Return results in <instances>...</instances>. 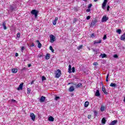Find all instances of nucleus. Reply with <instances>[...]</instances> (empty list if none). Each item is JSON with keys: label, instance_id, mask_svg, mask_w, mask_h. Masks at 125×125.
<instances>
[{"label": "nucleus", "instance_id": "obj_1", "mask_svg": "<svg viewBox=\"0 0 125 125\" xmlns=\"http://www.w3.org/2000/svg\"><path fill=\"white\" fill-rule=\"evenodd\" d=\"M31 13L32 14V15L35 16V18H37V17H38V14H39V11L34 9L31 11Z\"/></svg>", "mask_w": 125, "mask_h": 125}, {"label": "nucleus", "instance_id": "obj_2", "mask_svg": "<svg viewBox=\"0 0 125 125\" xmlns=\"http://www.w3.org/2000/svg\"><path fill=\"white\" fill-rule=\"evenodd\" d=\"M56 78H59L61 76V70L60 69H58L57 71H56Z\"/></svg>", "mask_w": 125, "mask_h": 125}, {"label": "nucleus", "instance_id": "obj_3", "mask_svg": "<svg viewBox=\"0 0 125 125\" xmlns=\"http://www.w3.org/2000/svg\"><path fill=\"white\" fill-rule=\"evenodd\" d=\"M50 42L51 43H53V42H55V37L53 35H50Z\"/></svg>", "mask_w": 125, "mask_h": 125}, {"label": "nucleus", "instance_id": "obj_4", "mask_svg": "<svg viewBox=\"0 0 125 125\" xmlns=\"http://www.w3.org/2000/svg\"><path fill=\"white\" fill-rule=\"evenodd\" d=\"M107 2H108V0H104L103 3L102 4V8H103V9H105L106 4H107Z\"/></svg>", "mask_w": 125, "mask_h": 125}, {"label": "nucleus", "instance_id": "obj_5", "mask_svg": "<svg viewBox=\"0 0 125 125\" xmlns=\"http://www.w3.org/2000/svg\"><path fill=\"white\" fill-rule=\"evenodd\" d=\"M107 20H109V18L107 17V16H104L102 19V22H107Z\"/></svg>", "mask_w": 125, "mask_h": 125}, {"label": "nucleus", "instance_id": "obj_6", "mask_svg": "<svg viewBox=\"0 0 125 125\" xmlns=\"http://www.w3.org/2000/svg\"><path fill=\"white\" fill-rule=\"evenodd\" d=\"M45 101V97L42 96L39 100L41 103H43Z\"/></svg>", "mask_w": 125, "mask_h": 125}, {"label": "nucleus", "instance_id": "obj_7", "mask_svg": "<svg viewBox=\"0 0 125 125\" xmlns=\"http://www.w3.org/2000/svg\"><path fill=\"white\" fill-rule=\"evenodd\" d=\"M23 84H24L23 83H21L20 84L19 86V87L17 88L18 90H22L23 89Z\"/></svg>", "mask_w": 125, "mask_h": 125}, {"label": "nucleus", "instance_id": "obj_8", "mask_svg": "<svg viewBox=\"0 0 125 125\" xmlns=\"http://www.w3.org/2000/svg\"><path fill=\"white\" fill-rule=\"evenodd\" d=\"M30 118H31L32 121H35V120H36V116H35V114L33 113H31L30 114Z\"/></svg>", "mask_w": 125, "mask_h": 125}, {"label": "nucleus", "instance_id": "obj_9", "mask_svg": "<svg viewBox=\"0 0 125 125\" xmlns=\"http://www.w3.org/2000/svg\"><path fill=\"white\" fill-rule=\"evenodd\" d=\"M117 123H118V120H114L112 122H111L109 125H117Z\"/></svg>", "mask_w": 125, "mask_h": 125}, {"label": "nucleus", "instance_id": "obj_10", "mask_svg": "<svg viewBox=\"0 0 125 125\" xmlns=\"http://www.w3.org/2000/svg\"><path fill=\"white\" fill-rule=\"evenodd\" d=\"M96 23H97V20H95L94 21H93L91 23V26H95Z\"/></svg>", "mask_w": 125, "mask_h": 125}, {"label": "nucleus", "instance_id": "obj_11", "mask_svg": "<svg viewBox=\"0 0 125 125\" xmlns=\"http://www.w3.org/2000/svg\"><path fill=\"white\" fill-rule=\"evenodd\" d=\"M120 40L121 41H124V42H125V33H124L121 36Z\"/></svg>", "mask_w": 125, "mask_h": 125}, {"label": "nucleus", "instance_id": "obj_12", "mask_svg": "<svg viewBox=\"0 0 125 125\" xmlns=\"http://www.w3.org/2000/svg\"><path fill=\"white\" fill-rule=\"evenodd\" d=\"M57 21H58V18L56 17L55 18V20L53 21V25H56Z\"/></svg>", "mask_w": 125, "mask_h": 125}, {"label": "nucleus", "instance_id": "obj_13", "mask_svg": "<svg viewBox=\"0 0 125 125\" xmlns=\"http://www.w3.org/2000/svg\"><path fill=\"white\" fill-rule=\"evenodd\" d=\"M18 72V69L17 68H13L12 69V72L14 74H16Z\"/></svg>", "mask_w": 125, "mask_h": 125}, {"label": "nucleus", "instance_id": "obj_14", "mask_svg": "<svg viewBox=\"0 0 125 125\" xmlns=\"http://www.w3.org/2000/svg\"><path fill=\"white\" fill-rule=\"evenodd\" d=\"M36 42H37V43H38V48H42V43H41V42H40V41H39V40L36 41Z\"/></svg>", "mask_w": 125, "mask_h": 125}, {"label": "nucleus", "instance_id": "obj_15", "mask_svg": "<svg viewBox=\"0 0 125 125\" xmlns=\"http://www.w3.org/2000/svg\"><path fill=\"white\" fill-rule=\"evenodd\" d=\"M100 57H102V58H106V57H107V55L105 54H101Z\"/></svg>", "mask_w": 125, "mask_h": 125}, {"label": "nucleus", "instance_id": "obj_16", "mask_svg": "<svg viewBox=\"0 0 125 125\" xmlns=\"http://www.w3.org/2000/svg\"><path fill=\"white\" fill-rule=\"evenodd\" d=\"M48 121L49 122H54V118L52 117V116H50L48 118Z\"/></svg>", "mask_w": 125, "mask_h": 125}, {"label": "nucleus", "instance_id": "obj_17", "mask_svg": "<svg viewBox=\"0 0 125 125\" xmlns=\"http://www.w3.org/2000/svg\"><path fill=\"white\" fill-rule=\"evenodd\" d=\"M50 58V54H46L45 56L46 60H48Z\"/></svg>", "mask_w": 125, "mask_h": 125}, {"label": "nucleus", "instance_id": "obj_18", "mask_svg": "<svg viewBox=\"0 0 125 125\" xmlns=\"http://www.w3.org/2000/svg\"><path fill=\"white\" fill-rule=\"evenodd\" d=\"M68 73H72V65L71 64L68 66Z\"/></svg>", "mask_w": 125, "mask_h": 125}, {"label": "nucleus", "instance_id": "obj_19", "mask_svg": "<svg viewBox=\"0 0 125 125\" xmlns=\"http://www.w3.org/2000/svg\"><path fill=\"white\" fill-rule=\"evenodd\" d=\"M100 95V92H99V90H97L95 93V96L99 97Z\"/></svg>", "mask_w": 125, "mask_h": 125}, {"label": "nucleus", "instance_id": "obj_20", "mask_svg": "<svg viewBox=\"0 0 125 125\" xmlns=\"http://www.w3.org/2000/svg\"><path fill=\"white\" fill-rule=\"evenodd\" d=\"M101 42H102V40L95 41H94V44H96L97 43H101Z\"/></svg>", "mask_w": 125, "mask_h": 125}, {"label": "nucleus", "instance_id": "obj_21", "mask_svg": "<svg viewBox=\"0 0 125 125\" xmlns=\"http://www.w3.org/2000/svg\"><path fill=\"white\" fill-rule=\"evenodd\" d=\"M106 122H107V121L106 120L105 118H103L102 120V124L105 125V124H106Z\"/></svg>", "mask_w": 125, "mask_h": 125}, {"label": "nucleus", "instance_id": "obj_22", "mask_svg": "<svg viewBox=\"0 0 125 125\" xmlns=\"http://www.w3.org/2000/svg\"><path fill=\"white\" fill-rule=\"evenodd\" d=\"M5 25V22H4L2 23V26H3L4 30H6V29H7V27H6V26Z\"/></svg>", "mask_w": 125, "mask_h": 125}, {"label": "nucleus", "instance_id": "obj_23", "mask_svg": "<svg viewBox=\"0 0 125 125\" xmlns=\"http://www.w3.org/2000/svg\"><path fill=\"white\" fill-rule=\"evenodd\" d=\"M76 87L78 88L79 87H83V84L82 83H79L76 85Z\"/></svg>", "mask_w": 125, "mask_h": 125}, {"label": "nucleus", "instance_id": "obj_24", "mask_svg": "<svg viewBox=\"0 0 125 125\" xmlns=\"http://www.w3.org/2000/svg\"><path fill=\"white\" fill-rule=\"evenodd\" d=\"M110 86H111L112 87H116V86H117V84H116V83H111L110 84Z\"/></svg>", "mask_w": 125, "mask_h": 125}, {"label": "nucleus", "instance_id": "obj_25", "mask_svg": "<svg viewBox=\"0 0 125 125\" xmlns=\"http://www.w3.org/2000/svg\"><path fill=\"white\" fill-rule=\"evenodd\" d=\"M88 105H89V103L88 101L85 102L84 104V107L87 108V107H88Z\"/></svg>", "mask_w": 125, "mask_h": 125}, {"label": "nucleus", "instance_id": "obj_26", "mask_svg": "<svg viewBox=\"0 0 125 125\" xmlns=\"http://www.w3.org/2000/svg\"><path fill=\"white\" fill-rule=\"evenodd\" d=\"M116 33H118L119 35H121L122 33V30L121 29H118L116 30Z\"/></svg>", "mask_w": 125, "mask_h": 125}, {"label": "nucleus", "instance_id": "obj_27", "mask_svg": "<svg viewBox=\"0 0 125 125\" xmlns=\"http://www.w3.org/2000/svg\"><path fill=\"white\" fill-rule=\"evenodd\" d=\"M75 90V88H74L73 86H71L70 88H69V91H74Z\"/></svg>", "mask_w": 125, "mask_h": 125}, {"label": "nucleus", "instance_id": "obj_28", "mask_svg": "<svg viewBox=\"0 0 125 125\" xmlns=\"http://www.w3.org/2000/svg\"><path fill=\"white\" fill-rule=\"evenodd\" d=\"M93 51H94V52H95V54L96 55V56H97V53H98V52L95 50V49H93V48H92Z\"/></svg>", "mask_w": 125, "mask_h": 125}, {"label": "nucleus", "instance_id": "obj_29", "mask_svg": "<svg viewBox=\"0 0 125 125\" xmlns=\"http://www.w3.org/2000/svg\"><path fill=\"white\" fill-rule=\"evenodd\" d=\"M49 49H50V50H51V52L53 53H54V49H53V48H52V46H50Z\"/></svg>", "mask_w": 125, "mask_h": 125}, {"label": "nucleus", "instance_id": "obj_30", "mask_svg": "<svg viewBox=\"0 0 125 125\" xmlns=\"http://www.w3.org/2000/svg\"><path fill=\"white\" fill-rule=\"evenodd\" d=\"M109 76H110V74L108 73L106 77V82L109 81Z\"/></svg>", "mask_w": 125, "mask_h": 125}, {"label": "nucleus", "instance_id": "obj_31", "mask_svg": "<svg viewBox=\"0 0 125 125\" xmlns=\"http://www.w3.org/2000/svg\"><path fill=\"white\" fill-rule=\"evenodd\" d=\"M104 110H105V107L104 106H102L101 107V112H104Z\"/></svg>", "mask_w": 125, "mask_h": 125}, {"label": "nucleus", "instance_id": "obj_32", "mask_svg": "<svg viewBox=\"0 0 125 125\" xmlns=\"http://www.w3.org/2000/svg\"><path fill=\"white\" fill-rule=\"evenodd\" d=\"M83 48V45H80L79 46L77 47V49H78V50H80V49H82Z\"/></svg>", "mask_w": 125, "mask_h": 125}, {"label": "nucleus", "instance_id": "obj_33", "mask_svg": "<svg viewBox=\"0 0 125 125\" xmlns=\"http://www.w3.org/2000/svg\"><path fill=\"white\" fill-rule=\"evenodd\" d=\"M10 10H12V11H13V10H14V8L13 7V5L10 6Z\"/></svg>", "mask_w": 125, "mask_h": 125}, {"label": "nucleus", "instance_id": "obj_34", "mask_svg": "<svg viewBox=\"0 0 125 125\" xmlns=\"http://www.w3.org/2000/svg\"><path fill=\"white\" fill-rule=\"evenodd\" d=\"M58 99H60V97L56 96L55 98V100H56V101H58Z\"/></svg>", "mask_w": 125, "mask_h": 125}, {"label": "nucleus", "instance_id": "obj_35", "mask_svg": "<svg viewBox=\"0 0 125 125\" xmlns=\"http://www.w3.org/2000/svg\"><path fill=\"white\" fill-rule=\"evenodd\" d=\"M11 102H13V103H17V101L15 100L12 99L11 100Z\"/></svg>", "mask_w": 125, "mask_h": 125}, {"label": "nucleus", "instance_id": "obj_36", "mask_svg": "<svg viewBox=\"0 0 125 125\" xmlns=\"http://www.w3.org/2000/svg\"><path fill=\"white\" fill-rule=\"evenodd\" d=\"M42 81H45L46 80V78H45V77H44V76H42Z\"/></svg>", "mask_w": 125, "mask_h": 125}, {"label": "nucleus", "instance_id": "obj_37", "mask_svg": "<svg viewBox=\"0 0 125 125\" xmlns=\"http://www.w3.org/2000/svg\"><path fill=\"white\" fill-rule=\"evenodd\" d=\"M102 91H105V90H106V89L105 88V87H104V86H102Z\"/></svg>", "mask_w": 125, "mask_h": 125}, {"label": "nucleus", "instance_id": "obj_38", "mask_svg": "<svg viewBox=\"0 0 125 125\" xmlns=\"http://www.w3.org/2000/svg\"><path fill=\"white\" fill-rule=\"evenodd\" d=\"M30 92H31V89L29 88H27V94H29Z\"/></svg>", "mask_w": 125, "mask_h": 125}, {"label": "nucleus", "instance_id": "obj_39", "mask_svg": "<svg viewBox=\"0 0 125 125\" xmlns=\"http://www.w3.org/2000/svg\"><path fill=\"white\" fill-rule=\"evenodd\" d=\"M77 21H78V19H77L76 18H74L73 19V23H76V22H77Z\"/></svg>", "mask_w": 125, "mask_h": 125}, {"label": "nucleus", "instance_id": "obj_40", "mask_svg": "<svg viewBox=\"0 0 125 125\" xmlns=\"http://www.w3.org/2000/svg\"><path fill=\"white\" fill-rule=\"evenodd\" d=\"M75 67H73L72 68V73H75Z\"/></svg>", "mask_w": 125, "mask_h": 125}, {"label": "nucleus", "instance_id": "obj_41", "mask_svg": "<svg viewBox=\"0 0 125 125\" xmlns=\"http://www.w3.org/2000/svg\"><path fill=\"white\" fill-rule=\"evenodd\" d=\"M103 39L104 41V40H106V39H107V36L106 35H104Z\"/></svg>", "mask_w": 125, "mask_h": 125}, {"label": "nucleus", "instance_id": "obj_42", "mask_svg": "<svg viewBox=\"0 0 125 125\" xmlns=\"http://www.w3.org/2000/svg\"><path fill=\"white\" fill-rule=\"evenodd\" d=\"M20 36H21V34H20V33L19 32L17 35V37L18 38H20Z\"/></svg>", "mask_w": 125, "mask_h": 125}, {"label": "nucleus", "instance_id": "obj_43", "mask_svg": "<svg viewBox=\"0 0 125 125\" xmlns=\"http://www.w3.org/2000/svg\"><path fill=\"white\" fill-rule=\"evenodd\" d=\"M24 49H25V47H24V46L21 47V51H22V52H23V51H24Z\"/></svg>", "mask_w": 125, "mask_h": 125}, {"label": "nucleus", "instance_id": "obj_44", "mask_svg": "<svg viewBox=\"0 0 125 125\" xmlns=\"http://www.w3.org/2000/svg\"><path fill=\"white\" fill-rule=\"evenodd\" d=\"M92 6V4H89L88 6V8H90Z\"/></svg>", "mask_w": 125, "mask_h": 125}, {"label": "nucleus", "instance_id": "obj_45", "mask_svg": "<svg viewBox=\"0 0 125 125\" xmlns=\"http://www.w3.org/2000/svg\"><path fill=\"white\" fill-rule=\"evenodd\" d=\"M94 116L96 117V116H97V111H94Z\"/></svg>", "mask_w": 125, "mask_h": 125}, {"label": "nucleus", "instance_id": "obj_46", "mask_svg": "<svg viewBox=\"0 0 125 125\" xmlns=\"http://www.w3.org/2000/svg\"><path fill=\"white\" fill-rule=\"evenodd\" d=\"M113 57H114V58H118V55H117V54L114 55L113 56Z\"/></svg>", "mask_w": 125, "mask_h": 125}, {"label": "nucleus", "instance_id": "obj_47", "mask_svg": "<svg viewBox=\"0 0 125 125\" xmlns=\"http://www.w3.org/2000/svg\"><path fill=\"white\" fill-rule=\"evenodd\" d=\"M90 16H88L86 17V20H89V19H90Z\"/></svg>", "mask_w": 125, "mask_h": 125}, {"label": "nucleus", "instance_id": "obj_48", "mask_svg": "<svg viewBox=\"0 0 125 125\" xmlns=\"http://www.w3.org/2000/svg\"><path fill=\"white\" fill-rule=\"evenodd\" d=\"M33 46H35V44L32 43V44L30 46V47H33Z\"/></svg>", "mask_w": 125, "mask_h": 125}, {"label": "nucleus", "instance_id": "obj_49", "mask_svg": "<svg viewBox=\"0 0 125 125\" xmlns=\"http://www.w3.org/2000/svg\"><path fill=\"white\" fill-rule=\"evenodd\" d=\"M103 92H104V94H106V95L108 94V92L106 91V90H105V91H103Z\"/></svg>", "mask_w": 125, "mask_h": 125}, {"label": "nucleus", "instance_id": "obj_50", "mask_svg": "<svg viewBox=\"0 0 125 125\" xmlns=\"http://www.w3.org/2000/svg\"><path fill=\"white\" fill-rule=\"evenodd\" d=\"M94 35H95L94 33H92V34H91V36H90L91 38H93V37H94Z\"/></svg>", "mask_w": 125, "mask_h": 125}, {"label": "nucleus", "instance_id": "obj_51", "mask_svg": "<svg viewBox=\"0 0 125 125\" xmlns=\"http://www.w3.org/2000/svg\"><path fill=\"white\" fill-rule=\"evenodd\" d=\"M87 118L88 119H91V115H88Z\"/></svg>", "mask_w": 125, "mask_h": 125}, {"label": "nucleus", "instance_id": "obj_52", "mask_svg": "<svg viewBox=\"0 0 125 125\" xmlns=\"http://www.w3.org/2000/svg\"><path fill=\"white\" fill-rule=\"evenodd\" d=\"M109 9H110V6L108 5L107 7V11H109Z\"/></svg>", "mask_w": 125, "mask_h": 125}, {"label": "nucleus", "instance_id": "obj_53", "mask_svg": "<svg viewBox=\"0 0 125 125\" xmlns=\"http://www.w3.org/2000/svg\"><path fill=\"white\" fill-rule=\"evenodd\" d=\"M90 11V8H88L86 10V12H89Z\"/></svg>", "mask_w": 125, "mask_h": 125}, {"label": "nucleus", "instance_id": "obj_54", "mask_svg": "<svg viewBox=\"0 0 125 125\" xmlns=\"http://www.w3.org/2000/svg\"><path fill=\"white\" fill-rule=\"evenodd\" d=\"M34 82H35V81H34V80L32 81L31 82L30 84H33Z\"/></svg>", "mask_w": 125, "mask_h": 125}, {"label": "nucleus", "instance_id": "obj_55", "mask_svg": "<svg viewBox=\"0 0 125 125\" xmlns=\"http://www.w3.org/2000/svg\"><path fill=\"white\" fill-rule=\"evenodd\" d=\"M96 64H97V62H94L93 63L94 66H96Z\"/></svg>", "mask_w": 125, "mask_h": 125}, {"label": "nucleus", "instance_id": "obj_56", "mask_svg": "<svg viewBox=\"0 0 125 125\" xmlns=\"http://www.w3.org/2000/svg\"><path fill=\"white\" fill-rule=\"evenodd\" d=\"M31 66H32V64H28V67H31Z\"/></svg>", "mask_w": 125, "mask_h": 125}, {"label": "nucleus", "instance_id": "obj_57", "mask_svg": "<svg viewBox=\"0 0 125 125\" xmlns=\"http://www.w3.org/2000/svg\"><path fill=\"white\" fill-rule=\"evenodd\" d=\"M38 57H40V58L42 57V55H38Z\"/></svg>", "mask_w": 125, "mask_h": 125}, {"label": "nucleus", "instance_id": "obj_58", "mask_svg": "<svg viewBox=\"0 0 125 125\" xmlns=\"http://www.w3.org/2000/svg\"><path fill=\"white\" fill-rule=\"evenodd\" d=\"M15 56H16V57H17V56H18V53H16V55H15Z\"/></svg>", "mask_w": 125, "mask_h": 125}, {"label": "nucleus", "instance_id": "obj_59", "mask_svg": "<svg viewBox=\"0 0 125 125\" xmlns=\"http://www.w3.org/2000/svg\"><path fill=\"white\" fill-rule=\"evenodd\" d=\"M97 0H94V1H95V2H96V1H97Z\"/></svg>", "mask_w": 125, "mask_h": 125}]
</instances>
